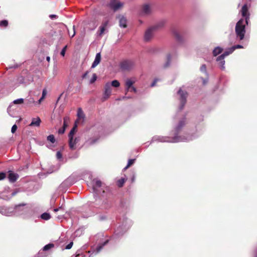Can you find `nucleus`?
I'll use <instances>...</instances> for the list:
<instances>
[{"instance_id": "1", "label": "nucleus", "mask_w": 257, "mask_h": 257, "mask_svg": "<svg viewBox=\"0 0 257 257\" xmlns=\"http://www.w3.org/2000/svg\"><path fill=\"white\" fill-rule=\"evenodd\" d=\"M245 24L244 20L240 19L236 23L235 28V33L237 37H239L240 40L243 39L245 33Z\"/></svg>"}, {"instance_id": "2", "label": "nucleus", "mask_w": 257, "mask_h": 257, "mask_svg": "<svg viewBox=\"0 0 257 257\" xmlns=\"http://www.w3.org/2000/svg\"><path fill=\"white\" fill-rule=\"evenodd\" d=\"M185 120H180L179 122L178 125L176 127V136L172 139L171 141H166L167 142H178L180 141H182L183 139L181 137H178L177 135L178 134L180 131L181 130V128L183 127V126L185 125Z\"/></svg>"}, {"instance_id": "3", "label": "nucleus", "mask_w": 257, "mask_h": 257, "mask_svg": "<svg viewBox=\"0 0 257 257\" xmlns=\"http://www.w3.org/2000/svg\"><path fill=\"white\" fill-rule=\"evenodd\" d=\"M165 22H162L158 25L148 29L145 32L144 39L146 41H150L153 36V31L157 27H163Z\"/></svg>"}, {"instance_id": "4", "label": "nucleus", "mask_w": 257, "mask_h": 257, "mask_svg": "<svg viewBox=\"0 0 257 257\" xmlns=\"http://www.w3.org/2000/svg\"><path fill=\"white\" fill-rule=\"evenodd\" d=\"M134 62L131 60H125L120 63V67L123 71H130L134 67Z\"/></svg>"}, {"instance_id": "5", "label": "nucleus", "mask_w": 257, "mask_h": 257, "mask_svg": "<svg viewBox=\"0 0 257 257\" xmlns=\"http://www.w3.org/2000/svg\"><path fill=\"white\" fill-rule=\"evenodd\" d=\"M178 94L180 95V109H183L186 103V98L188 93L186 91L182 90L181 88L178 90Z\"/></svg>"}, {"instance_id": "6", "label": "nucleus", "mask_w": 257, "mask_h": 257, "mask_svg": "<svg viewBox=\"0 0 257 257\" xmlns=\"http://www.w3.org/2000/svg\"><path fill=\"white\" fill-rule=\"evenodd\" d=\"M241 15L243 17L245 18V23L247 25H248V21L249 20V13L248 12V10L247 5H244L241 10Z\"/></svg>"}, {"instance_id": "7", "label": "nucleus", "mask_w": 257, "mask_h": 257, "mask_svg": "<svg viewBox=\"0 0 257 257\" xmlns=\"http://www.w3.org/2000/svg\"><path fill=\"white\" fill-rule=\"evenodd\" d=\"M80 137H76L75 139L73 137L69 138V146L70 149L72 150H74L76 149V145L80 141Z\"/></svg>"}, {"instance_id": "8", "label": "nucleus", "mask_w": 257, "mask_h": 257, "mask_svg": "<svg viewBox=\"0 0 257 257\" xmlns=\"http://www.w3.org/2000/svg\"><path fill=\"white\" fill-rule=\"evenodd\" d=\"M123 6V4L116 0H111L109 4V7L114 11H116Z\"/></svg>"}, {"instance_id": "9", "label": "nucleus", "mask_w": 257, "mask_h": 257, "mask_svg": "<svg viewBox=\"0 0 257 257\" xmlns=\"http://www.w3.org/2000/svg\"><path fill=\"white\" fill-rule=\"evenodd\" d=\"M111 93V85L108 82L106 83L104 86L103 100H105L106 99H107L110 95Z\"/></svg>"}, {"instance_id": "10", "label": "nucleus", "mask_w": 257, "mask_h": 257, "mask_svg": "<svg viewBox=\"0 0 257 257\" xmlns=\"http://www.w3.org/2000/svg\"><path fill=\"white\" fill-rule=\"evenodd\" d=\"M8 173L9 180L12 183L15 182L19 178V175L16 173H14L12 171H9Z\"/></svg>"}, {"instance_id": "11", "label": "nucleus", "mask_w": 257, "mask_h": 257, "mask_svg": "<svg viewBox=\"0 0 257 257\" xmlns=\"http://www.w3.org/2000/svg\"><path fill=\"white\" fill-rule=\"evenodd\" d=\"M171 62V55L170 53H168L166 55V62L163 65L164 68H167L170 66Z\"/></svg>"}, {"instance_id": "12", "label": "nucleus", "mask_w": 257, "mask_h": 257, "mask_svg": "<svg viewBox=\"0 0 257 257\" xmlns=\"http://www.w3.org/2000/svg\"><path fill=\"white\" fill-rule=\"evenodd\" d=\"M101 60V55L100 53H98L96 54L95 60L93 62L91 67L94 68L100 62Z\"/></svg>"}, {"instance_id": "13", "label": "nucleus", "mask_w": 257, "mask_h": 257, "mask_svg": "<svg viewBox=\"0 0 257 257\" xmlns=\"http://www.w3.org/2000/svg\"><path fill=\"white\" fill-rule=\"evenodd\" d=\"M118 18L119 19V26L124 28H126L127 27L126 19L123 16H119Z\"/></svg>"}, {"instance_id": "14", "label": "nucleus", "mask_w": 257, "mask_h": 257, "mask_svg": "<svg viewBox=\"0 0 257 257\" xmlns=\"http://www.w3.org/2000/svg\"><path fill=\"white\" fill-rule=\"evenodd\" d=\"M41 122V120L39 117H37V118H33L31 123L30 124V126H39Z\"/></svg>"}, {"instance_id": "15", "label": "nucleus", "mask_w": 257, "mask_h": 257, "mask_svg": "<svg viewBox=\"0 0 257 257\" xmlns=\"http://www.w3.org/2000/svg\"><path fill=\"white\" fill-rule=\"evenodd\" d=\"M77 124H75L68 134V138L73 137L74 134L76 133L77 131Z\"/></svg>"}, {"instance_id": "16", "label": "nucleus", "mask_w": 257, "mask_h": 257, "mask_svg": "<svg viewBox=\"0 0 257 257\" xmlns=\"http://www.w3.org/2000/svg\"><path fill=\"white\" fill-rule=\"evenodd\" d=\"M143 12L146 15H148L150 13L151 9L149 5H145L143 6Z\"/></svg>"}, {"instance_id": "17", "label": "nucleus", "mask_w": 257, "mask_h": 257, "mask_svg": "<svg viewBox=\"0 0 257 257\" xmlns=\"http://www.w3.org/2000/svg\"><path fill=\"white\" fill-rule=\"evenodd\" d=\"M135 81H133L131 79H127L125 81V87L131 88L133 86V85L135 83Z\"/></svg>"}, {"instance_id": "18", "label": "nucleus", "mask_w": 257, "mask_h": 257, "mask_svg": "<svg viewBox=\"0 0 257 257\" xmlns=\"http://www.w3.org/2000/svg\"><path fill=\"white\" fill-rule=\"evenodd\" d=\"M222 50L223 49L220 47H216L213 51V56H216L217 55L220 54L222 52Z\"/></svg>"}, {"instance_id": "19", "label": "nucleus", "mask_w": 257, "mask_h": 257, "mask_svg": "<svg viewBox=\"0 0 257 257\" xmlns=\"http://www.w3.org/2000/svg\"><path fill=\"white\" fill-rule=\"evenodd\" d=\"M233 51H232V49L230 48L229 51H225L223 54L219 56V59H224L225 56H228L230 54L232 53Z\"/></svg>"}, {"instance_id": "20", "label": "nucleus", "mask_w": 257, "mask_h": 257, "mask_svg": "<svg viewBox=\"0 0 257 257\" xmlns=\"http://www.w3.org/2000/svg\"><path fill=\"white\" fill-rule=\"evenodd\" d=\"M126 180V179L123 178H121L120 179L118 180L116 183L117 186L119 188L122 187L123 186Z\"/></svg>"}, {"instance_id": "21", "label": "nucleus", "mask_w": 257, "mask_h": 257, "mask_svg": "<svg viewBox=\"0 0 257 257\" xmlns=\"http://www.w3.org/2000/svg\"><path fill=\"white\" fill-rule=\"evenodd\" d=\"M102 182L100 180H96L94 184L93 185V189L94 191H96L97 188H99L101 186Z\"/></svg>"}, {"instance_id": "22", "label": "nucleus", "mask_w": 257, "mask_h": 257, "mask_svg": "<svg viewBox=\"0 0 257 257\" xmlns=\"http://www.w3.org/2000/svg\"><path fill=\"white\" fill-rule=\"evenodd\" d=\"M217 61H218L219 62V66L220 67H221V68L222 69H224V64H225V61L224 59H219V56L217 58V59H216Z\"/></svg>"}, {"instance_id": "23", "label": "nucleus", "mask_w": 257, "mask_h": 257, "mask_svg": "<svg viewBox=\"0 0 257 257\" xmlns=\"http://www.w3.org/2000/svg\"><path fill=\"white\" fill-rule=\"evenodd\" d=\"M108 242V240H107L105 241L103 243L98 245L96 247V251L97 252H99L102 249V248L103 247V246H105L106 244H107Z\"/></svg>"}, {"instance_id": "24", "label": "nucleus", "mask_w": 257, "mask_h": 257, "mask_svg": "<svg viewBox=\"0 0 257 257\" xmlns=\"http://www.w3.org/2000/svg\"><path fill=\"white\" fill-rule=\"evenodd\" d=\"M41 217L42 219H43L44 220H49L51 218V215H50L49 213L45 212V213H43L41 215Z\"/></svg>"}, {"instance_id": "25", "label": "nucleus", "mask_w": 257, "mask_h": 257, "mask_svg": "<svg viewBox=\"0 0 257 257\" xmlns=\"http://www.w3.org/2000/svg\"><path fill=\"white\" fill-rule=\"evenodd\" d=\"M69 121V117L68 116H65L63 118V126L66 128L68 126V123Z\"/></svg>"}, {"instance_id": "26", "label": "nucleus", "mask_w": 257, "mask_h": 257, "mask_svg": "<svg viewBox=\"0 0 257 257\" xmlns=\"http://www.w3.org/2000/svg\"><path fill=\"white\" fill-rule=\"evenodd\" d=\"M54 246V244L53 243H49L43 247V250L46 251L48 250Z\"/></svg>"}, {"instance_id": "27", "label": "nucleus", "mask_w": 257, "mask_h": 257, "mask_svg": "<svg viewBox=\"0 0 257 257\" xmlns=\"http://www.w3.org/2000/svg\"><path fill=\"white\" fill-rule=\"evenodd\" d=\"M136 159H130L128 161L127 165L124 168V170H125L127 168H128L131 166H132L135 162Z\"/></svg>"}, {"instance_id": "28", "label": "nucleus", "mask_w": 257, "mask_h": 257, "mask_svg": "<svg viewBox=\"0 0 257 257\" xmlns=\"http://www.w3.org/2000/svg\"><path fill=\"white\" fill-rule=\"evenodd\" d=\"M77 116L79 118H84V114L80 108L78 109Z\"/></svg>"}, {"instance_id": "29", "label": "nucleus", "mask_w": 257, "mask_h": 257, "mask_svg": "<svg viewBox=\"0 0 257 257\" xmlns=\"http://www.w3.org/2000/svg\"><path fill=\"white\" fill-rule=\"evenodd\" d=\"M8 25V21L7 20L0 21V27L6 28Z\"/></svg>"}, {"instance_id": "30", "label": "nucleus", "mask_w": 257, "mask_h": 257, "mask_svg": "<svg viewBox=\"0 0 257 257\" xmlns=\"http://www.w3.org/2000/svg\"><path fill=\"white\" fill-rule=\"evenodd\" d=\"M110 85H111V86H112L114 87H118L119 86L120 83L118 81H117L116 80H114L111 82V84H110Z\"/></svg>"}, {"instance_id": "31", "label": "nucleus", "mask_w": 257, "mask_h": 257, "mask_svg": "<svg viewBox=\"0 0 257 257\" xmlns=\"http://www.w3.org/2000/svg\"><path fill=\"white\" fill-rule=\"evenodd\" d=\"M47 140L51 142L52 143H54L55 142V139L53 135H50L47 137Z\"/></svg>"}, {"instance_id": "32", "label": "nucleus", "mask_w": 257, "mask_h": 257, "mask_svg": "<svg viewBox=\"0 0 257 257\" xmlns=\"http://www.w3.org/2000/svg\"><path fill=\"white\" fill-rule=\"evenodd\" d=\"M13 103L15 104H22L24 103V99L23 98H19V99H16L13 101Z\"/></svg>"}, {"instance_id": "33", "label": "nucleus", "mask_w": 257, "mask_h": 257, "mask_svg": "<svg viewBox=\"0 0 257 257\" xmlns=\"http://www.w3.org/2000/svg\"><path fill=\"white\" fill-rule=\"evenodd\" d=\"M96 79H97V76H96V74L94 73L93 74V76L91 78V79H90V83L91 84H92L96 80Z\"/></svg>"}, {"instance_id": "34", "label": "nucleus", "mask_w": 257, "mask_h": 257, "mask_svg": "<svg viewBox=\"0 0 257 257\" xmlns=\"http://www.w3.org/2000/svg\"><path fill=\"white\" fill-rule=\"evenodd\" d=\"M99 29V35L101 36L105 31V28L104 27L100 26Z\"/></svg>"}, {"instance_id": "35", "label": "nucleus", "mask_w": 257, "mask_h": 257, "mask_svg": "<svg viewBox=\"0 0 257 257\" xmlns=\"http://www.w3.org/2000/svg\"><path fill=\"white\" fill-rule=\"evenodd\" d=\"M243 48V46L242 45H236L233 46L231 47L232 51H234L236 49H240V48Z\"/></svg>"}, {"instance_id": "36", "label": "nucleus", "mask_w": 257, "mask_h": 257, "mask_svg": "<svg viewBox=\"0 0 257 257\" xmlns=\"http://www.w3.org/2000/svg\"><path fill=\"white\" fill-rule=\"evenodd\" d=\"M65 130H66V128L62 126V127H61L59 129L58 132V134L60 135L63 134L65 133Z\"/></svg>"}, {"instance_id": "37", "label": "nucleus", "mask_w": 257, "mask_h": 257, "mask_svg": "<svg viewBox=\"0 0 257 257\" xmlns=\"http://www.w3.org/2000/svg\"><path fill=\"white\" fill-rule=\"evenodd\" d=\"M67 46H65L62 50L61 53H60V54L62 56H65V52L66 51V49H67Z\"/></svg>"}, {"instance_id": "38", "label": "nucleus", "mask_w": 257, "mask_h": 257, "mask_svg": "<svg viewBox=\"0 0 257 257\" xmlns=\"http://www.w3.org/2000/svg\"><path fill=\"white\" fill-rule=\"evenodd\" d=\"M200 71L203 72H206V66L205 64H203L200 67Z\"/></svg>"}, {"instance_id": "39", "label": "nucleus", "mask_w": 257, "mask_h": 257, "mask_svg": "<svg viewBox=\"0 0 257 257\" xmlns=\"http://www.w3.org/2000/svg\"><path fill=\"white\" fill-rule=\"evenodd\" d=\"M6 177V174L5 173L1 172L0 173V181L4 179Z\"/></svg>"}, {"instance_id": "40", "label": "nucleus", "mask_w": 257, "mask_h": 257, "mask_svg": "<svg viewBox=\"0 0 257 257\" xmlns=\"http://www.w3.org/2000/svg\"><path fill=\"white\" fill-rule=\"evenodd\" d=\"M17 129V126L16 124L13 125V126L12 127L11 132L13 134L15 133Z\"/></svg>"}, {"instance_id": "41", "label": "nucleus", "mask_w": 257, "mask_h": 257, "mask_svg": "<svg viewBox=\"0 0 257 257\" xmlns=\"http://www.w3.org/2000/svg\"><path fill=\"white\" fill-rule=\"evenodd\" d=\"M73 244V242H72H72H70L68 244H67V245L66 246L65 248H66V249H70V248L72 247V246Z\"/></svg>"}, {"instance_id": "42", "label": "nucleus", "mask_w": 257, "mask_h": 257, "mask_svg": "<svg viewBox=\"0 0 257 257\" xmlns=\"http://www.w3.org/2000/svg\"><path fill=\"white\" fill-rule=\"evenodd\" d=\"M56 157L58 159H60L62 158V154L60 152L58 151V152H57V153H56Z\"/></svg>"}, {"instance_id": "43", "label": "nucleus", "mask_w": 257, "mask_h": 257, "mask_svg": "<svg viewBox=\"0 0 257 257\" xmlns=\"http://www.w3.org/2000/svg\"><path fill=\"white\" fill-rule=\"evenodd\" d=\"M24 77L21 76L18 77V80L19 81L20 83H22L24 82Z\"/></svg>"}, {"instance_id": "44", "label": "nucleus", "mask_w": 257, "mask_h": 257, "mask_svg": "<svg viewBox=\"0 0 257 257\" xmlns=\"http://www.w3.org/2000/svg\"><path fill=\"white\" fill-rule=\"evenodd\" d=\"M108 21H105V22L102 23V24L101 26L104 27V28H106V27L108 25Z\"/></svg>"}, {"instance_id": "45", "label": "nucleus", "mask_w": 257, "mask_h": 257, "mask_svg": "<svg viewBox=\"0 0 257 257\" xmlns=\"http://www.w3.org/2000/svg\"><path fill=\"white\" fill-rule=\"evenodd\" d=\"M49 17L51 19H56L58 18V16L56 15H50Z\"/></svg>"}, {"instance_id": "46", "label": "nucleus", "mask_w": 257, "mask_h": 257, "mask_svg": "<svg viewBox=\"0 0 257 257\" xmlns=\"http://www.w3.org/2000/svg\"><path fill=\"white\" fill-rule=\"evenodd\" d=\"M158 80H158V79H155L154 80L153 82L152 83V84H151V86H152V87H153V86H155L156 83H157V82Z\"/></svg>"}, {"instance_id": "47", "label": "nucleus", "mask_w": 257, "mask_h": 257, "mask_svg": "<svg viewBox=\"0 0 257 257\" xmlns=\"http://www.w3.org/2000/svg\"><path fill=\"white\" fill-rule=\"evenodd\" d=\"M73 34H72V35L71 36L72 38L75 35V34H76V32H75V26H73Z\"/></svg>"}, {"instance_id": "48", "label": "nucleus", "mask_w": 257, "mask_h": 257, "mask_svg": "<svg viewBox=\"0 0 257 257\" xmlns=\"http://www.w3.org/2000/svg\"><path fill=\"white\" fill-rule=\"evenodd\" d=\"M131 91H133L134 92H137V89L134 87L133 86L131 87V90H130Z\"/></svg>"}, {"instance_id": "49", "label": "nucleus", "mask_w": 257, "mask_h": 257, "mask_svg": "<svg viewBox=\"0 0 257 257\" xmlns=\"http://www.w3.org/2000/svg\"><path fill=\"white\" fill-rule=\"evenodd\" d=\"M29 102L30 103H34L35 102V101L34 100L33 98H30L29 100Z\"/></svg>"}, {"instance_id": "50", "label": "nucleus", "mask_w": 257, "mask_h": 257, "mask_svg": "<svg viewBox=\"0 0 257 257\" xmlns=\"http://www.w3.org/2000/svg\"><path fill=\"white\" fill-rule=\"evenodd\" d=\"M202 81L203 85H205L207 83V80L202 78Z\"/></svg>"}, {"instance_id": "51", "label": "nucleus", "mask_w": 257, "mask_h": 257, "mask_svg": "<svg viewBox=\"0 0 257 257\" xmlns=\"http://www.w3.org/2000/svg\"><path fill=\"white\" fill-rule=\"evenodd\" d=\"M46 95V91L45 89H44L43 90L42 96H44L45 97Z\"/></svg>"}, {"instance_id": "52", "label": "nucleus", "mask_w": 257, "mask_h": 257, "mask_svg": "<svg viewBox=\"0 0 257 257\" xmlns=\"http://www.w3.org/2000/svg\"><path fill=\"white\" fill-rule=\"evenodd\" d=\"M87 74H88V72H86L82 76V78H86V77L87 76Z\"/></svg>"}, {"instance_id": "53", "label": "nucleus", "mask_w": 257, "mask_h": 257, "mask_svg": "<svg viewBox=\"0 0 257 257\" xmlns=\"http://www.w3.org/2000/svg\"><path fill=\"white\" fill-rule=\"evenodd\" d=\"M62 208V207H59L58 208L54 209V211L55 212H57L58 210H59L60 209H61Z\"/></svg>"}, {"instance_id": "54", "label": "nucleus", "mask_w": 257, "mask_h": 257, "mask_svg": "<svg viewBox=\"0 0 257 257\" xmlns=\"http://www.w3.org/2000/svg\"><path fill=\"white\" fill-rule=\"evenodd\" d=\"M125 88H126L125 90H126V92H128V91H130L131 88H127V87H125Z\"/></svg>"}, {"instance_id": "55", "label": "nucleus", "mask_w": 257, "mask_h": 257, "mask_svg": "<svg viewBox=\"0 0 257 257\" xmlns=\"http://www.w3.org/2000/svg\"><path fill=\"white\" fill-rule=\"evenodd\" d=\"M125 88H126L125 90H126V92H128V91H130L131 88H127V87H125Z\"/></svg>"}, {"instance_id": "56", "label": "nucleus", "mask_w": 257, "mask_h": 257, "mask_svg": "<svg viewBox=\"0 0 257 257\" xmlns=\"http://www.w3.org/2000/svg\"><path fill=\"white\" fill-rule=\"evenodd\" d=\"M46 60H47V61L48 62H49V61H50V57H49V56H47V57H46Z\"/></svg>"}, {"instance_id": "57", "label": "nucleus", "mask_w": 257, "mask_h": 257, "mask_svg": "<svg viewBox=\"0 0 257 257\" xmlns=\"http://www.w3.org/2000/svg\"><path fill=\"white\" fill-rule=\"evenodd\" d=\"M175 36L176 37V38L179 39V35L178 34H175Z\"/></svg>"}, {"instance_id": "58", "label": "nucleus", "mask_w": 257, "mask_h": 257, "mask_svg": "<svg viewBox=\"0 0 257 257\" xmlns=\"http://www.w3.org/2000/svg\"><path fill=\"white\" fill-rule=\"evenodd\" d=\"M24 205H25V204H20V205H17V206H16V208H17V207H18V206H24Z\"/></svg>"}, {"instance_id": "59", "label": "nucleus", "mask_w": 257, "mask_h": 257, "mask_svg": "<svg viewBox=\"0 0 257 257\" xmlns=\"http://www.w3.org/2000/svg\"><path fill=\"white\" fill-rule=\"evenodd\" d=\"M42 100L41 98H40V99L38 100L39 104H40L41 102H42Z\"/></svg>"}, {"instance_id": "60", "label": "nucleus", "mask_w": 257, "mask_h": 257, "mask_svg": "<svg viewBox=\"0 0 257 257\" xmlns=\"http://www.w3.org/2000/svg\"><path fill=\"white\" fill-rule=\"evenodd\" d=\"M44 98H45V96H42L40 98L43 100L44 99Z\"/></svg>"}, {"instance_id": "61", "label": "nucleus", "mask_w": 257, "mask_h": 257, "mask_svg": "<svg viewBox=\"0 0 257 257\" xmlns=\"http://www.w3.org/2000/svg\"><path fill=\"white\" fill-rule=\"evenodd\" d=\"M132 181H134V179H135V178H134V176H133V177L132 178Z\"/></svg>"}, {"instance_id": "62", "label": "nucleus", "mask_w": 257, "mask_h": 257, "mask_svg": "<svg viewBox=\"0 0 257 257\" xmlns=\"http://www.w3.org/2000/svg\"><path fill=\"white\" fill-rule=\"evenodd\" d=\"M256 257H257V255L256 256Z\"/></svg>"}]
</instances>
